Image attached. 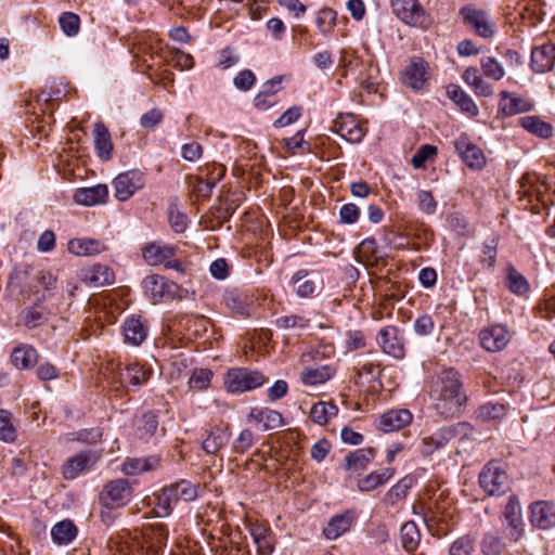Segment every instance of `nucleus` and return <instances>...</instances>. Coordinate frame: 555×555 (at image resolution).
I'll return each mask as SVG.
<instances>
[{"label": "nucleus", "mask_w": 555, "mask_h": 555, "mask_svg": "<svg viewBox=\"0 0 555 555\" xmlns=\"http://www.w3.org/2000/svg\"><path fill=\"white\" fill-rule=\"evenodd\" d=\"M430 398L435 411L441 417L451 418L459 415L467 399L459 373L453 369L442 371L431 388Z\"/></svg>", "instance_id": "nucleus-1"}, {"label": "nucleus", "mask_w": 555, "mask_h": 555, "mask_svg": "<svg viewBox=\"0 0 555 555\" xmlns=\"http://www.w3.org/2000/svg\"><path fill=\"white\" fill-rule=\"evenodd\" d=\"M390 7L392 13L405 25L427 30L433 24L431 16L418 0H390Z\"/></svg>", "instance_id": "nucleus-2"}, {"label": "nucleus", "mask_w": 555, "mask_h": 555, "mask_svg": "<svg viewBox=\"0 0 555 555\" xmlns=\"http://www.w3.org/2000/svg\"><path fill=\"white\" fill-rule=\"evenodd\" d=\"M264 376L258 371L248 369H232L224 378V386L229 392H245L262 386Z\"/></svg>", "instance_id": "nucleus-3"}, {"label": "nucleus", "mask_w": 555, "mask_h": 555, "mask_svg": "<svg viewBox=\"0 0 555 555\" xmlns=\"http://www.w3.org/2000/svg\"><path fill=\"white\" fill-rule=\"evenodd\" d=\"M468 427L469 426L467 423H457L455 425L439 428L430 436L424 437L422 439V443L424 447L422 452L425 455H431L435 451L447 446L448 442L455 438L456 436L462 434L465 435Z\"/></svg>", "instance_id": "nucleus-4"}, {"label": "nucleus", "mask_w": 555, "mask_h": 555, "mask_svg": "<svg viewBox=\"0 0 555 555\" xmlns=\"http://www.w3.org/2000/svg\"><path fill=\"white\" fill-rule=\"evenodd\" d=\"M101 451H81L69 459L62 465V475L66 480H73L80 474L90 470L100 460Z\"/></svg>", "instance_id": "nucleus-5"}, {"label": "nucleus", "mask_w": 555, "mask_h": 555, "mask_svg": "<svg viewBox=\"0 0 555 555\" xmlns=\"http://www.w3.org/2000/svg\"><path fill=\"white\" fill-rule=\"evenodd\" d=\"M502 517L507 522L505 528L506 538L512 542L520 540L524 535V521L517 496L511 495L508 498Z\"/></svg>", "instance_id": "nucleus-6"}, {"label": "nucleus", "mask_w": 555, "mask_h": 555, "mask_svg": "<svg viewBox=\"0 0 555 555\" xmlns=\"http://www.w3.org/2000/svg\"><path fill=\"white\" fill-rule=\"evenodd\" d=\"M145 184L144 175L140 170H129L119 173L114 179L115 197L125 202Z\"/></svg>", "instance_id": "nucleus-7"}, {"label": "nucleus", "mask_w": 555, "mask_h": 555, "mask_svg": "<svg viewBox=\"0 0 555 555\" xmlns=\"http://www.w3.org/2000/svg\"><path fill=\"white\" fill-rule=\"evenodd\" d=\"M429 78L428 63L418 56L410 60L402 74V82L414 91L422 90Z\"/></svg>", "instance_id": "nucleus-8"}, {"label": "nucleus", "mask_w": 555, "mask_h": 555, "mask_svg": "<svg viewBox=\"0 0 555 555\" xmlns=\"http://www.w3.org/2000/svg\"><path fill=\"white\" fill-rule=\"evenodd\" d=\"M145 295L154 302L166 301L173 298L177 285L160 275H147L143 282Z\"/></svg>", "instance_id": "nucleus-9"}, {"label": "nucleus", "mask_w": 555, "mask_h": 555, "mask_svg": "<svg viewBox=\"0 0 555 555\" xmlns=\"http://www.w3.org/2000/svg\"><path fill=\"white\" fill-rule=\"evenodd\" d=\"M333 131L350 143H359L366 128L352 114H340L334 120Z\"/></svg>", "instance_id": "nucleus-10"}, {"label": "nucleus", "mask_w": 555, "mask_h": 555, "mask_svg": "<svg viewBox=\"0 0 555 555\" xmlns=\"http://www.w3.org/2000/svg\"><path fill=\"white\" fill-rule=\"evenodd\" d=\"M132 488L127 479L109 481L101 493V502L106 507L124 505L131 495Z\"/></svg>", "instance_id": "nucleus-11"}, {"label": "nucleus", "mask_w": 555, "mask_h": 555, "mask_svg": "<svg viewBox=\"0 0 555 555\" xmlns=\"http://www.w3.org/2000/svg\"><path fill=\"white\" fill-rule=\"evenodd\" d=\"M454 149L470 169L481 170L485 167L486 157L482 150L466 135H461L454 141Z\"/></svg>", "instance_id": "nucleus-12"}, {"label": "nucleus", "mask_w": 555, "mask_h": 555, "mask_svg": "<svg viewBox=\"0 0 555 555\" xmlns=\"http://www.w3.org/2000/svg\"><path fill=\"white\" fill-rule=\"evenodd\" d=\"M225 307L236 317L248 318L254 310V298L237 288L227 289L223 294Z\"/></svg>", "instance_id": "nucleus-13"}, {"label": "nucleus", "mask_w": 555, "mask_h": 555, "mask_svg": "<svg viewBox=\"0 0 555 555\" xmlns=\"http://www.w3.org/2000/svg\"><path fill=\"white\" fill-rule=\"evenodd\" d=\"M498 104V114L501 116H514L517 114L527 113L532 109L533 104L531 101L522 98L517 93L508 91H501Z\"/></svg>", "instance_id": "nucleus-14"}, {"label": "nucleus", "mask_w": 555, "mask_h": 555, "mask_svg": "<svg viewBox=\"0 0 555 555\" xmlns=\"http://www.w3.org/2000/svg\"><path fill=\"white\" fill-rule=\"evenodd\" d=\"M377 341L385 353L392 356L396 359L403 358V339L400 336V332L397 327L386 326L382 328L378 333Z\"/></svg>", "instance_id": "nucleus-15"}, {"label": "nucleus", "mask_w": 555, "mask_h": 555, "mask_svg": "<svg viewBox=\"0 0 555 555\" xmlns=\"http://www.w3.org/2000/svg\"><path fill=\"white\" fill-rule=\"evenodd\" d=\"M178 247L159 242H150L142 247V257L149 266H160L176 257Z\"/></svg>", "instance_id": "nucleus-16"}, {"label": "nucleus", "mask_w": 555, "mask_h": 555, "mask_svg": "<svg viewBox=\"0 0 555 555\" xmlns=\"http://www.w3.org/2000/svg\"><path fill=\"white\" fill-rule=\"evenodd\" d=\"M488 496H500L512 489V482L504 467L498 462H491L488 465Z\"/></svg>", "instance_id": "nucleus-17"}, {"label": "nucleus", "mask_w": 555, "mask_h": 555, "mask_svg": "<svg viewBox=\"0 0 555 555\" xmlns=\"http://www.w3.org/2000/svg\"><path fill=\"white\" fill-rule=\"evenodd\" d=\"M249 533L257 546L258 555H271L274 550V534L270 527L263 522H250Z\"/></svg>", "instance_id": "nucleus-18"}, {"label": "nucleus", "mask_w": 555, "mask_h": 555, "mask_svg": "<svg viewBox=\"0 0 555 555\" xmlns=\"http://www.w3.org/2000/svg\"><path fill=\"white\" fill-rule=\"evenodd\" d=\"M530 521L539 529L555 526V505L548 501H537L530 505Z\"/></svg>", "instance_id": "nucleus-19"}, {"label": "nucleus", "mask_w": 555, "mask_h": 555, "mask_svg": "<svg viewBox=\"0 0 555 555\" xmlns=\"http://www.w3.org/2000/svg\"><path fill=\"white\" fill-rule=\"evenodd\" d=\"M207 436L203 440L202 447L207 454H216L230 440L231 433L228 424L220 423L206 430Z\"/></svg>", "instance_id": "nucleus-20"}, {"label": "nucleus", "mask_w": 555, "mask_h": 555, "mask_svg": "<svg viewBox=\"0 0 555 555\" xmlns=\"http://www.w3.org/2000/svg\"><path fill=\"white\" fill-rule=\"evenodd\" d=\"M555 64V44L544 43L535 47L531 52V67L537 73H546Z\"/></svg>", "instance_id": "nucleus-21"}, {"label": "nucleus", "mask_w": 555, "mask_h": 555, "mask_svg": "<svg viewBox=\"0 0 555 555\" xmlns=\"http://www.w3.org/2000/svg\"><path fill=\"white\" fill-rule=\"evenodd\" d=\"M81 280L91 287H102L112 285L115 281V274L107 266L94 264L82 270Z\"/></svg>", "instance_id": "nucleus-22"}, {"label": "nucleus", "mask_w": 555, "mask_h": 555, "mask_svg": "<svg viewBox=\"0 0 555 555\" xmlns=\"http://www.w3.org/2000/svg\"><path fill=\"white\" fill-rule=\"evenodd\" d=\"M354 521V514L346 511L341 514L334 515L323 528V533L328 540H336L347 532Z\"/></svg>", "instance_id": "nucleus-23"}, {"label": "nucleus", "mask_w": 555, "mask_h": 555, "mask_svg": "<svg viewBox=\"0 0 555 555\" xmlns=\"http://www.w3.org/2000/svg\"><path fill=\"white\" fill-rule=\"evenodd\" d=\"M412 422V414L409 410H390L384 413L379 420V428L385 433L399 430Z\"/></svg>", "instance_id": "nucleus-24"}, {"label": "nucleus", "mask_w": 555, "mask_h": 555, "mask_svg": "<svg viewBox=\"0 0 555 555\" xmlns=\"http://www.w3.org/2000/svg\"><path fill=\"white\" fill-rule=\"evenodd\" d=\"M160 466V457L151 455L147 457H127L122 464L121 472L125 475L133 476L145 472L155 470Z\"/></svg>", "instance_id": "nucleus-25"}, {"label": "nucleus", "mask_w": 555, "mask_h": 555, "mask_svg": "<svg viewBox=\"0 0 555 555\" xmlns=\"http://www.w3.org/2000/svg\"><path fill=\"white\" fill-rule=\"evenodd\" d=\"M108 189L105 184L78 189L74 194L76 203L85 206H94L106 202Z\"/></svg>", "instance_id": "nucleus-26"}, {"label": "nucleus", "mask_w": 555, "mask_h": 555, "mask_svg": "<svg viewBox=\"0 0 555 555\" xmlns=\"http://www.w3.org/2000/svg\"><path fill=\"white\" fill-rule=\"evenodd\" d=\"M248 420L262 424L263 430H271L282 426L283 417L281 413L269 408H253L248 414Z\"/></svg>", "instance_id": "nucleus-27"}, {"label": "nucleus", "mask_w": 555, "mask_h": 555, "mask_svg": "<svg viewBox=\"0 0 555 555\" xmlns=\"http://www.w3.org/2000/svg\"><path fill=\"white\" fill-rule=\"evenodd\" d=\"M68 251L76 256H94L105 251V244L94 238H73L67 245Z\"/></svg>", "instance_id": "nucleus-28"}, {"label": "nucleus", "mask_w": 555, "mask_h": 555, "mask_svg": "<svg viewBox=\"0 0 555 555\" xmlns=\"http://www.w3.org/2000/svg\"><path fill=\"white\" fill-rule=\"evenodd\" d=\"M504 284L517 296H526L530 292L528 280L512 263L506 264Z\"/></svg>", "instance_id": "nucleus-29"}, {"label": "nucleus", "mask_w": 555, "mask_h": 555, "mask_svg": "<svg viewBox=\"0 0 555 555\" xmlns=\"http://www.w3.org/2000/svg\"><path fill=\"white\" fill-rule=\"evenodd\" d=\"M152 373L149 365L131 363L120 373V380L131 386H141L151 378Z\"/></svg>", "instance_id": "nucleus-30"}, {"label": "nucleus", "mask_w": 555, "mask_h": 555, "mask_svg": "<svg viewBox=\"0 0 555 555\" xmlns=\"http://www.w3.org/2000/svg\"><path fill=\"white\" fill-rule=\"evenodd\" d=\"M374 455L375 450L373 448L358 449L345 456L344 468L350 473H359L366 468Z\"/></svg>", "instance_id": "nucleus-31"}, {"label": "nucleus", "mask_w": 555, "mask_h": 555, "mask_svg": "<svg viewBox=\"0 0 555 555\" xmlns=\"http://www.w3.org/2000/svg\"><path fill=\"white\" fill-rule=\"evenodd\" d=\"M289 283L296 295L300 298L312 297L319 287L318 283L309 278L307 270H298L295 272Z\"/></svg>", "instance_id": "nucleus-32"}, {"label": "nucleus", "mask_w": 555, "mask_h": 555, "mask_svg": "<svg viewBox=\"0 0 555 555\" xmlns=\"http://www.w3.org/2000/svg\"><path fill=\"white\" fill-rule=\"evenodd\" d=\"M94 145L100 158L108 160L112 157L113 143L111 134L101 121L94 125Z\"/></svg>", "instance_id": "nucleus-33"}, {"label": "nucleus", "mask_w": 555, "mask_h": 555, "mask_svg": "<svg viewBox=\"0 0 555 555\" xmlns=\"http://www.w3.org/2000/svg\"><path fill=\"white\" fill-rule=\"evenodd\" d=\"M78 533L77 526L70 519H64L55 524L51 529V537L55 544L67 545Z\"/></svg>", "instance_id": "nucleus-34"}, {"label": "nucleus", "mask_w": 555, "mask_h": 555, "mask_svg": "<svg viewBox=\"0 0 555 555\" xmlns=\"http://www.w3.org/2000/svg\"><path fill=\"white\" fill-rule=\"evenodd\" d=\"M147 335V327L138 318H130L124 324L125 341L133 346H139L143 343Z\"/></svg>", "instance_id": "nucleus-35"}, {"label": "nucleus", "mask_w": 555, "mask_h": 555, "mask_svg": "<svg viewBox=\"0 0 555 555\" xmlns=\"http://www.w3.org/2000/svg\"><path fill=\"white\" fill-rule=\"evenodd\" d=\"M12 363L20 370L33 367L38 359L37 350L29 345H21L12 351Z\"/></svg>", "instance_id": "nucleus-36"}, {"label": "nucleus", "mask_w": 555, "mask_h": 555, "mask_svg": "<svg viewBox=\"0 0 555 555\" xmlns=\"http://www.w3.org/2000/svg\"><path fill=\"white\" fill-rule=\"evenodd\" d=\"M519 124L528 132L542 139H548L553 135V126L543 121L539 116L530 115L521 117Z\"/></svg>", "instance_id": "nucleus-37"}, {"label": "nucleus", "mask_w": 555, "mask_h": 555, "mask_svg": "<svg viewBox=\"0 0 555 555\" xmlns=\"http://www.w3.org/2000/svg\"><path fill=\"white\" fill-rule=\"evenodd\" d=\"M512 334L503 324H494L488 328V341L491 339L492 345H488V351H501L511 341Z\"/></svg>", "instance_id": "nucleus-38"}, {"label": "nucleus", "mask_w": 555, "mask_h": 555, "mask_svg": "<svg viewBox=\"0 0 555 555\" xmlns=\"http://www.w3.org/2000/svg\"><path fill=\"white\" fill-rule=\"evenodd\" d=\"M310 319L305 314L291 313L275 319L274 324L282 331H302L310 326Z\"/></svg>", "instance_id": "nucleus-39"}, {"label": "nucleus", "mask_w": 555, "mask_h": 555, "mask_svg": "<svg viewBox=\"0 0 555 555\" xmlns=\"http://www.w3.org/2000/svg\"><path fill=\"white\" fill-rule=\"evenodd\" d=\"M334 369L330 365L308 367L301 372L300 378L305 385H319L328 380L334 375Z\"/></svg>", "instance_id": "nucleus-40"}, {"label": "nucleus", "mask_w": 555, "mask_h": 555, "mask_svg": "<svg viewBox=\"0 0 555 555\" xmlns=\"http://www.w3.org/2000/svg\"><path fill=\"white\" fill-rule=\"evenodd\" d=\"M402 547L408 553H414L421 541L420 530L414 521H406L400 530Z\"/></svg>", "instance_id": "nucleus-41"}, {"label": "nucleus", "mask_w": 555, "mask_h": 555, "mask_svg": "<svg viewBox=\"0 0 555 555\" xmlns=\"http://www.w3.org/2000/svg\"><path fill=\"white\" fill-rule=\"evenodd\" d=\"M144 539L147 546L157 553L168 539V529L163 524L152 525L145 530Z\"/></svg>", "instance_id": "nucleus-42"}, {"label": "nucleus", "mask_w": 555, "mask_h": 555, "mask_svg": "<svg viewBox=\"0 0 555 555\" xmlns=\"http://www.w3.org/2000/svg\"><path fill=\"white\" fill-rule=\"evenodd\" d=\"M393 476V469L385 468L380 473L373 472L365 476L364 478L359 479L358 488L362 492H369L376 489L378 486L384 485Z\"/></svg>", "instance_id": "nucleus-43"}, {"label": "nucleus", "mask_w": 555, "mask_h": 555, "mask_svg": "<svg viewBox=\"0 0 555 555\" xmlns=\"http://www.w3.org/2000/svg\"><path fill=\"white\" fill-rule=\"evenodd\" d=\"M447 94L463 112L469 113L470 115L478 113L477 105L460 87L450 85L447 88Z\"/></svg>", "instance_id": "nucleus-44"}, {"label": "nucleus", "mask_w": 555, "mask_h": 555, "mask_svg": "<svg viewBox=\"0 0 555 555\" xmlns=\"http://www.w3.org/2000/svg\"><path fill=\"white\" fill-rule=\"evenodd\" d=\"M17 438V429L14 424L13 414L4 409H0V440L12 443Z\"/></svg>", "instance_id": "nucleus-45"}, {"label": "nucleus", "mask_w": 555, "mask_h": 555, "mask_svg": "<svg viewBox=\"0 0 555 555\" xmlns=\"http://www.w3.org/2000/svg\"><path fill=\"white\" fill-rule=\"evenodd\" d=\"M411 478H402L395 486H392L385 494L384 503L389 506H396L399 502L403 501L406 498L408 491L411 488Z\"/></svg>", "instance_id": "nucleus-46"}, {"label": "nucleus", "mask_w": 555, "mask_h": 555, "mask_svg": "<svg viewBox=\"0 0 555 555\" xmlns=\"http://www.w3.org/2000/svg\"><path fill=\"white\" fill-rule=\"evenodd\" d=\"M337 412L338 409L335 404L320 401L312 405L310 418L318 425H325Z\"/></svg>", "instance_id": "nucleus-47"}, {"label": "nucleus", "mask_w": 555, "mask_h": 555, "mask_svg": "<svg viewBox=\"0 0 555 555\" xmlns=\"http://www.w3.org/2000/svg\"><path fill=\"white\" fill-rule=\"evenodd\" d=\"M461 15L467 25L473 26L481 37H486V20L482 11L466 5L461 9Z\"/></svg>", "instance_id": "nucleus-48"}, {"label": "nucleus", "mask_w": 555, "mask_h": 555, "mask_svg": "<svg viewBox=\"0 0 555 555\" xmlns=\"http://www.w3.org/2000/svg\"><path fill=\"white\" fill-rule=\"evenodd\" d=\"M103 433L100 428H86L66 434L63 438L67 442H82L93 444L101 441Z\"/></svg>", "instance_id": "nucleus-49"}, {"label": "nucleus", "mask_w": 555, "mask_h": 555, "mask_svg": "<svg viewBox=\"0 0 555 555\" xmlns=\"http://www.w3.org/2000/svg\"><path fill=\"white\" fill-rule=\"evenodd\" d=\"M168 487L177 502L179 500H183L185 502L193 501L197 496V487L194 486L191 481L182 479Z\"/></svg>", "instance_id": "nucleus-50"}, {"label": "nucleus", "mask_w": 555, "mask_h": 555, "mask_svg": "<svg viewBox=\"0 0 555 555\" xmlns=\"http://www.w3.org/2000/svg\"><path fill=\"white\" fill-rule=\"evenodd\" d=\"M337 13L333 9L324 8L318 12L317 26L320 31L327 36L336 25Z\"/></svg>", "instance_id": "nucleus-51"}, {"label": "nucleus", "mask_w": 555, "mask_h": 555, "mask_svg": "<svg viewBox=\"0 0 555 555\" xmlns=\"http://www.w3.org/2000/svg\"><path fill=\"white\" fill-rule=\"evenodd\" d=\"M46 320L47 313L44 309L39 305H35L23 311V322L28 328L37 327L41 325Z\"/></svg>", "instance_id": "nucleus-52"}, {"label": "nucleus", "mask_w": 555, "mask_h": 555, "mask_svg": "<svg viewBox=\"0 0 555 555\" xmlns=\"http://www.w3.org/2000/svg\"><path fill=\"white\" fill-rule=\"evenodd\" d=\"M212 377V373L208 369L194 370L190 379L189 386L191 389L201 391L207 389Z\"/></svg>", "instance_id": "nucleus-53"}, {"label": "nucleus", "mask_w": 555, "mask_h": 555, "mask_svg": "<svg viewBox=\"0 0 555 555\" xmlns=\"http://www.w3.org/2000/svg\"><path fill=\"white\" fill-rule=\"evenodd\" d=\"M475 548V540L470 535L456 539L449 547V555H472Z\"/></svg>", "instance_id": "nucleus-54"}, {"label": "nucleus", "mask_w": 555, "mask_h": 555, "mask_svg": "<svg viewBox=\"0 0 555 555\" xmlns=\"http://www.w3.org/2000/svg\"><path fill=\"white\" fill-rule=\"evenodd\" d=\"M158 427V421L155 414L153 413H145L142 415L141 420L138 424V435L139 437L145 438L153 436Z\"/></svg>", "instance_id": "nucleus-55"}, {"label": "nucleus", "mask_w": 555, "mask_h": 555, "mask_svg": "<svg viewBox=\"0 0 555 555\" xmlns=\"http://www.w3.org/2000/svg\"><path fill=\"white\" fill-rule=\"evenodd\" d=\"M59 23L64 34L69 37L77 35L79 31L80 18L75 13H63L59 18Z\"/></svg>", "instance_id": "nucleus-56"}, {"label": "nucleus", "mask_w": 555, "mask_h": 555, "mask_svg": "<svg viewBox=\"0 0 555 555\" xmlns=\"http://www.w3.org/2000/svg\"><path fill=\"white\" fill-rule=\"evenodd\" d=\"M464 80L474 88L477 94L483 95L486 93V86L483 83L482 74L478 68L468 67L463 75Z\"/></svg>", "instance_id": "nucleus-57"}, {"label": "nucleus", "mask_w": 555, "mask_h": 555, "mask_svg": "<svg viewBox=\"0 0 555 555\" xmlns=\"http://www.w3.org/2000/svg\"><path fill=\"white\" fill-rule=\"evenodd\" d=\"M437 153V147L429 144L422 145L411 159L414 168H423L427 159L434 157Z\"/></svg>", "instance_id": "nucleus-58"}, {"label": "nucleus", "mask_w": 555, "mask_h": 555, "mask_svg": "<svg viewBox=\"0 0 555 555\" xmlns=\"http://www.w3.org/2000/svg\"><path fill=\"white\" fill-rule=\"evenodd\" d=\"M359 251L366 261H375L379 257L378 245L374 238H365L359 246Z\"/></svg>", "instance_id": "nucleus-59"}, {"label": "nucleus", "mask_w": 555, "mask_h": 555, "mask_svg": "<svg viewBox=\"0 0 555 555\" xmlns=\"http://www.w3.org/2000/svg\"><path fill=\"white\" fill-rule=\"evenodd\" d=\"M176 503L177 500L171 490L165 487L157 496V506L163 511V515H169Z\"/></svg>", "instance_id": "nucleus-60"}, {"label": "nucleus", "mask_w": 555, "mask_h": 555, "mask_svg": "<svg viewBox=\"0 0 555 555\" xmlns=\"http://www.w3.org/2000/svg\"><path fill=\"white\" fill-rule=\"evenodd\" d=\"M254 444V435L249 429H243L233 442V451L244 453Z\"/></svg>", "instance_id": "nucleus-61"}, {"label": "nucleus", "mask_w": 555, "mask_h": 555, "mask_svg": "<svg viewBox=\"0 0 555 555\" xmlns=\"http://www.w3.org/2000/svg\"><path fill=\"white\" fill-rule=\"evenodd\" d=\"M360 209L356 204L348 203L340 207L339 218L341 223L352 224L358 221Z\"/></svg>", "instance_id": "nucleus-62"}, {"label": "nucleus", "mask_w": 555, "mask_h": 555, "mask_svg": "<svg viewBox=\"0 0 555 555\" xmlns=\"http://www.w3.org/2000/svg\"><path fill=\"white\" fill-rule=\"evenodd\" d=\"M164 114L159 108H152L140 118V125L145 129H153L162 122Z\"/></svg>", "instance_id": "nucleus-63"}, {"label": "nucleus", "mask_w": 555, "mask_h": 555, "mask_svg": "<svg viewBox=\"0 0 555 555\" xmlns=\"http://www.w3.org/2000/svg\"><path fill=\"white\" fill-rule=\"evenodd\" d=\"M418 207L420 209L427 214L433 215L437 209V202L434 198V195L429 191H420L418 192Z\"/></svg>", "instance_id": "nucleus-64"}]
</instances>
